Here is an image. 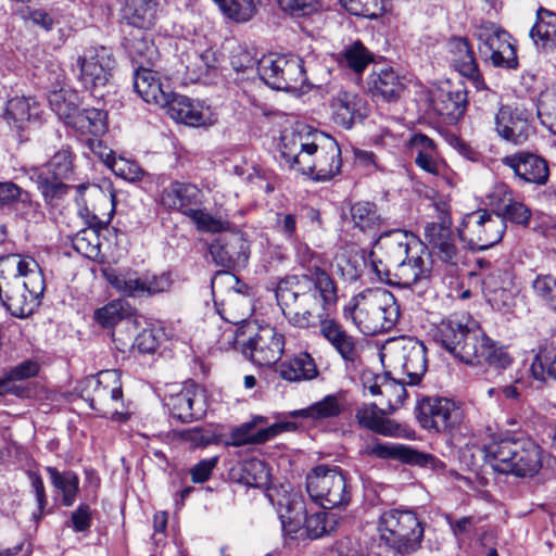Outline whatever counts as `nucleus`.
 I'll return each instance as SVG.
<instances>
[{
	"label": "nucleus",
	"instance_id": "f257e3e1",
	"mask_svg": "<svg viewBox=\"0 0 556 556\" xmlns=\"http://www.w3.org/2000/svg\"><path fill=\"white\" fill-rule=\"evenodd\" d=\"M276 296L286 318L299 328L318 325L338 299L333 280L316 265L313 274L292 275L282 279L278 283Z\"/></svg>",
	"mask_w": 556,
	"mask_h": 556
},
{
	"label": "nucleus",
	"instance_id": "f03ea898",
	"mask_svg": "<svg viewBox=\"0 0 556 556\" xmlns=\"http://www.w3.org/2000/svg\"><path fill=\"white\" fill-rule=\"evenodd\" d=\"M280 152L290 168L317 181L330 180L341 172L338 142L302 123L282 131Z\"/></svg>",
	"mask_w": 556,
	"mask_h": 556
},
{
	"label": "nucleus",
	"instance_id": "7ed1b4c3",
	"mask_svg": "<svg viewBox=\"0 0 556 556\" xmlns=\"http://www.w3.org/2000/svg\"><path fill=\"white\" fill-rule=\"evenodd\" d=\"M433 338L468 365L506 369L514 362L507 346L488 337L473 320L463 323L457 318L443 319L435 327Z\"/></svg>",
	"mask_w": 556,
	"mask_h": 556
},
{
	"label": "nucleus",
	"instance_id": "20e7f679",
	"mask_svg": "<svg viewBox=\"0 0 556 556\" xmlns=\"http://www.w3.org/2000/svg\"><path fill=\"white\" fill-rule=\"evenodd\" d=\"M46 285L41 268L30 256L0 257V296L11 315L30 316L40 305Z\"/></svg>",
	"mask_w": 556,
	"mask_h": 556
},
{
	"label": "nucleus",
	"instance_id": "39448f33",
	"mask_svg": "<svg viewBox=\"0 0 556 556\" xmlns=\"http://www.w3.org/2000/svg\"><path fill=\"white\" fill-rule=\"evenodd\" d=\"M345 318L366 336L390 331L397 324L400 305L386 288H368L355 294L344 306Z\"/></svg>",
	"mask_w": 556,
	"mask_h": 556
},
{
	"label": "nucleus",
	"instance_id": "423d86ee",
	"mask_svg": "<svg viewBox=\"0 0 556 556\" xmlns=\"http://www.w3.org/2000/svg\"><path fill=\"white\" fill-rule=\"evenodd\" d=\"M271 503L276 506L283 530L295 534L305 529L311 539H318L334 530L336 515L332 513L317 511L306 516L303 497L292 491L275 490L269 493Z\"/></svg>",
	"mask_w": 556,
	"mask_h": 556
},
{
	"label": "nucleus",
	"instance_id": "0eeeda50",
	"mask_svg": "<svg viewBox=\"0 0 556 556\" xmlns=\"http://www.w3.org/2000/svg\"><path fill=\"white\" fill-rule=\"evenodd\" d=\"M482 452L485 462L501 473L532 477L542 467L541 448L531 440L493 441Z\"/></svg>",
	"mask_w": 556,
	"mask_h": 556
},
{
	"label": "nucleus",
	"instance_id": "6e6552de",
	"mask_svg": "<svg viewBox=\"0 0 556 556\" xmlns=\"http://www.w3.org/2000/svg\"><path fill=\"white\" fill-rule=\"evenodd\" d=\"M380 541L400 554H410L421 544L424 527L410 510L389 509L378 520Z\"/></svg>",
	"mask_w": 556,
	"mask_h": 556
},
{
	"label": "nucleus",
	"instance_id": "1a4fd4ad",
	"mask_svg": "<svg viewBox=\"0 0 556 556\" xmlns=\"http://www.w3.org/2000/svg\"><path fill=\"white\" fill-rule=\"evenodd\" d=\"M305 59L294 54H268L257 61V73L270 88L298 92L307 85Z\"/></svg>",
	"mask_w": 556,
	"mask_h": 556
},
{
	"label": "nucleus",
	"instance_id": "9d476101",
	"mask_svg": "<svg viewBox=\"0 0 556 556\" xmlns=\"http://www.w3.org/2000/svg\"><path fill=\"white\" fill-rule=\"evenodd\" d=\"M381 359L394 375L405 377L409 386L419 383L427 370L426 348L410 337L389 341L382 350Z\"/></svg>",
	"mask_w": 556,
	"mask_h": 556
},
{
	"label": "nucleus",
	"instance_id": "9b49d317",
	"mask_svg": "<svg viewBox=\"0 0 556 556\" xmlns=\"http://www.w3.org/2000/svg\"><path fill=\"white\" fill-rule=\"evenodd\" d=\"M306 489L312 501L325 509L344 507L351 500L346 477L338 466H316L307 475Z\"/></svg>",
	"mask_w": 556,
	"mask_h": 556
},
{
	"label": "nucleus",
	"instance_id": "f8f14e48",
	"mask_svg": "<svg viewBox=\"0 0 556 556\" xmlns=\"http://www.w3.org/2000/svg\"><path fill=\"white\" fill-rule=\"evenodd\" d=\"M86 400L101 416L123 421L128 418L124 412L121 376L117 370H104L86 379Z\"/></svg>",
	"mask_w": 556,
	"mask_h": 556
},
{
	"label": "nucleus",
	"instance_id": "ddd939ff",
	"mask_svg": "<svg viewBox=\"0 0 556 556\" xmlns=\"http://www.w3.org/2000/svg\"><path fill=\"white\" fill-rule=\"evenodd\" d=\"M372 267L380 281L402 288H413L429 280L432 261L427 248L422 243H416L412 253L393 267L380 268L375 261Z\"/></svg>",
	"mask_w": 556,
	"mask_h": 556
},
{
	"label": "nucleus",
	"instance_id": "4468645a",
	"mask_svg": "<svg viewBox=\"0 0 556 556\" xmlns=\"http://www.w3.org/2000/svg\"><path fill=\"white\" fill-rule=\"evenodd\" d=\"M505 229L506 223L501 214L478 210L465 215L457 231L469 248L486 250L502 240Z\"/></svg>",
	"mask_w": 556,
	"mask_h": 556
},
{
	"label": "nucleus",
	"instance_id": "2eb2a0df",
	"mask_svg": "<svg viewBox=\"0 0 556 556\" xmlns=\"http://www.w3.org/2000/svg\"><path fill=\"white\" fill-rule=\"evenodd\" d=\"M115 59L105 47H90L75 58L72 68L81 85L94 92L105 87L115 68Z\"/></svg>",
	"mask_w": 556,
	"mask_h": 556
},
{
	"label": "nucleus",
	"instance_id": "dca6fc26",
	"mask_svg": "<svg viewBox=\"0 0 556 556\" xmlns=\"http://www.w3.org/2000/svg\"><path fill=\"white\" fill-rule=\"evenodd\" d=\"M481 56L495 67L516 68L518 58L510 35L493 23H483L477 29Z\"/></svg>",
	"mask_w": 556,
	"mask_h": 556
},
{
	"label": "nucleus",
	"instance_id": "f3484780",
	"mask_svg": "<svg viewBox=\"0 0 556 556\" xmlns=\"http://www.w3.org/2000/svg\"><path fill=\"white\" fill-rule=\"evenodd\" d=\"M533 114L522 104L501 105L494 115V130L506 142L522 144L533 134Z\"/></svg>",
	"mask_w": 556,
	"mask_h": 556
},
{
	"label": "nucleus",
	"instance_id": "a211bd4d",
	"mask_svg": "<svg viewBox=\"0 0 556 556\" xmlns=\"http://www.w3.org/2000/svg\"><path fill=\"white\" fill-rule=\"evenodd\" d=\"M434 208L438 223H429L425 227V238L435 253L443 262L455 264L458 258V251L453 241L451 230L452 218L450 214V203L446 199L435 200Z\"/></svg>",
	"mask_w": 556,
	"mask_h": 556
},
{
	"label": "nucleus",
	"instance_id": "6ab92c4d",
	"mask_svg": "<svg viewBox=\"0 0 556 556\" xmlns=\"http://www.w3.org/2000/svg\"><path fill=\"white\" fill-rule=\"evenodd\" d=\"M416 243L421 242L407 231L395 229L386 232L379 236L372 245V262L375 261L380 268H391L400 261L405 260Z\"/></svg>",
	"mask_w": 556,
	"mask_h": 556
},
{
	"label": "nucleus",
	"instance_id": "aec40b11",
	"mask_svg": "<svg viewBox=\"0 0 556 556\" xmlns=\"http://www.w3.org/2000/svg\"><path fill=\"white\" fill-rule=\"evenodd\" d=\"M283 351V336L270 326L260 327L257 333L242 344V353L257 366L276 364Z\"/></svg>",
	"mask_w": 556,
	"mask_h": 556
},
{
	"label": "nucleus",
	"instance_id": "412c9836",
	"mask_svg": "<svg viewBox=\"0 0 556 556\" xmlns=\"http://www.w3.org/2000/svg\"><path fill=\"white\" fill-rule=\"evenodd\" d=\"M463 417L460 408L445 397H428L419 406L418 419L422 428L444 432L457 426Z\"/></svg>",
	"mask_w": 556,
	"mask_h": 556
},
{
	"label": "nucleus",
	"instance_id": "4be33fe9",
	"mask_svg": "<svg viewBox=\"0 0 556 556\" xmlns=\"http://www.w3.org/2000/svg\"><path fill=\"white\" fill-rule=\"evenodd\" d=\"M166 109L173 119L188 126L205 127L216 122V116L210 106L186 96L174 93Z\"/></svg>",
	"mask_w": 556,
	"mask_h": 556
},
{
	"label": "nucleus",
	"instance_id": "5701e85b",
	"mask_svg": "<svg viewBox=\"0 0 556 556\" xmlns=\"http://www.w3.org/2000/svg\"><path fill=\"white\" fill-rule=\"evenodd\" d=\"M137 93L147 102L166 108L174 92L166 78L150 68L139 67L134 76Z\"/></svg>",
	"mask_w": 556,
	"mask_h": 556
},
{
	"label": "nucleus",
	"instance_id": "b1692460",
	"mask_svg": "<svg viewBox=\"0 0 556 556\" xmlns=\"http://www.w3.org/2000/svg\"><path fill=\"white\" fill-rule=\"evenodd\" d=\"M486 301L497 311L508 312L515 305L518 292L513 275L507 270H496L483 280Z\"/></svg>",
	"mask_w": 556,
	"mask_h": 556
},
{
	"label": "nucleus",
	"instance_id": "393cba45",
	"mask_svg": "<svg viewBox=\"0 0 556 556\" xmlns=\"http://www.w3.org/2000/svg\"><path fill=\"white\" fill-rule=\"evenodd\" d=\"M167 406L173 416L184 422L201 418L205 413L203 391L198 386L188 383L169 396Z\"/></svg>",
	"mask_w": 556,
	"mask_h": 556
},
{
	"label": "nucleus",
	"instance_id": "a878e982",
	"mask_svg": "<svg viewBox=\"0 0 556 556\" xmlns=\"http://www.w3.org/2000/svg\"><path fill=\"white\" fill-rule=\"evenodd\" d=\"M203 193L195 185L182 181H173L164 188L161 203L168 210L177 211L185 216L202 204Z\"/></svg>",
	"mask_w": 556,
	"mask_h": 556
},
{
	"label": "nucleus",
	"instance_id": "bb28decb",
	"mask_svg": "<svg viewBox=\"0 0 556 556\" xmlns=\"http://www.w3.org/2000/svg\"><path fill=\"white\" fill-rule=\"evenodd\" d=\"M502 163L511 168L515 175L525 182L545 185L548 179L547 164L538 155L519 152L503 157Z\"/></svg>",
	"mask_w": 556,
	"mask_h": 556
},
{
	"label": "nucleus",
	"instance_id": "cd10ccee",
	"mask_svg": "<svg viewBox=\"0 0 556 556\" xmlns=\"http://www.w3.org/2000/svg\"><path fill=\"white\" fill-rule=\"evenodd\" d=\"M331 116L333 122L350 129L365 117L366 108L364 101L355 93L339 91L331 100Z\"/></svg>",
	"mask_w": 556,
	"mask_h": 556
},
{
	"label": "nucleus",
	"instance_id": "c85d7f7f",
	"mask_svg": "<svg viewBox=\"0 0 556 556\" xmlns=\"http://www.w3.org/2000/svg\"><path fill=\"white\" fill-rule=\"evenodd\" d=\"M368 453L379 458H396L407 464L432 469L443 468V463L432 455L420 453L403 444L376 443L368 447Z\"/></svg>",
	"mask_w": 556,
	"mask_h": 556
},
{
	"label": "nucleus",
	"instance_id": "c756f323",
	"mask_svg": "<svg viewBox=\"0 0 556 556\" xmlns=\"http://www.w3.org/2000/svg\"><path fill=\"white\" fill-rule=\"evenodd\" d=\"M265 422V418L257 416L251 422H247L232 431L231 438L235 445L258 444L269 441L283 431L295 429L293 422H277L267 428L255 430L256 424Z\"/></svg>",
	"mask_w": 556,
	"mask_h": 556
},
{
	"label": "nucleus",
	"instance_id": "7c9ffc66",
	"mask_svg": "<svg viewBox=\"0 0 556 556\" xmlns=\"http://www.w3.org/2000/svg\"><path fill=\"white\" fill-rule=\"evenodd\" d=\"M408 150L420 169L433 176H440L444 172L445 165L439 157L437 146L426 135H413L408 141Z\"/></svg>",
	"mask_w": 556,
	"mask_h": 556
},
{
	"label": "nucleus",
	"instance_id": "2f4dec72",
	"mask_svg": "<svg viewBox=\"0 0 556 556\" xmlns=\"http://www.w3.org/2000/svg\"><path fill=\"white\" fill-rule=\"evenodd\" d=\"M40 105L31 97H13L4 108L2 119L14 130H23L28 123L39 117Z\"/></svg>",
	"mask_w": 556,
	"mask_h": 556
},
{
	"label": "nucleus",
	"instance_id": "473e14b6",
	"mask_svg": "<svg viewBox=\"0 0 556 556\" xmlns=\"http://www.w3.org/2000/svg\"><path fill=\"white\" fill-rule=\"evenodd\" d=\"M406 378L396 376V378H389L387 376L377 378L372 384L365 386L371 395H381L380 405L386 404V413H392L400 408L405 399Z\"/></svg>",
	"mask_w": 556,
	"mask_h": 556
},
{
	"label": "nucleus",
	"instance_id": "72a5a7b5",
	"mask_svg": "<svg viewBox=\"0 0 556 556\" xmlns=\"http://www.w3.org/2000/svg\"><path fill=\"white\" fill-rule=\"evenodd\" d=\"M320 334L345 361L353 362L357 357L356 340L349 334L337 320L324 317L318 321Z\"/></svg>",
	"mask_w": 556,
	"mask_h": 556
},
{
	"label": "nucleus",
	"instance_id": "f704fd0d",
	"mask_svg": "<svg viewBox=\"0 0 556 556\" xmlns=\"http://www.w3.org/2000/svg\"><path fill=\"white\" fill-rule=\"evenodd\" d=\"M344 407L345 401L342 394H328L320 401L305 408L291 410L287 415L292 418L309 419L317 422L340 416Z\"/></svg>",
	"mask_w": 556,
	"mask_h": 556
},
{
	"label": "nucleus",
	"instance_id": "c9c22d12",
	"mask_svg": "<svg viewBox=\"0 0 556 556\" xmlns=\"http://www.w3.org/2000/svg\"><path fill=\"white\" fill-rule=\"evenodd\" d=\"M448 59L454 68L464 77L479 80L480 74L472 49L465 38H453L447 43Z\"/></svg>",
	"mask_w": 556,
	"mask_h": 556
},
{
	"label": "nucleus",
	"instance_id": "e433bc0d",
	"mask_svg": "<svg viewBox=\"0 0 556 556\" xmlns=\"http://www.w3.org/2000/svg\"><path fill=\"white\" fill-rule=\"evenodd\" d=\"M121 13L128 24L149 28L154 24L160 0H119Z\"/></svg>",
	"mask_w": 556,
	"mask_h": 556
},
{
	"label": "nucleus",
	"instance_id": "4c0bfd02",
	"mask_svg": "<svg viewBox=\"0 0 556 556\" xmlns=\"http://www.w3.org/2000/svg\"><path fill=\"white\" fill-rule=\"evenodd\" d=\"M431 101L433 110L450 123H456L466 110V96L462 91L439 88Z\"/></svg>",
	"mask_w": 556,
	"mask_h": 556
},
{
	"label": "nucleus",
	"instance_id": "58836bf2",
	"mask_svg": "<svg viewBox=\"0 0 556 556\" xmlns=\"http://www.w3.org/2000/svg\"><path fill=\"white\" fill-rule=\"evenodd\" d=\"M276 371L281 379L289 382L312 380L318 375L316 364L307 353H301L280 363Z\"/></svg>",
	"mask_w": 556,
	"mask_h": 556
},
{
	"label": "nucleus",
	"instance_id": "ea45409f",
	"mask_svg": "<svg viewBox=\"0 0 556 556\" xmlns=\"http://www.w3.org/2000/svg\"><path fill=\"white\" fill-rule=\"evenodd\" d=\"M369 90L375 96L391 101L397 99L404 90V84L397 74L390 67L374 71L368 79Z\"/></svg>",
	"mask_w": 556,
	"mask_h": 556
},
{
	"label": "nucleus",
	"instance_id": "a19ab883",
	"mask_svg": "<svg viewBox=\"0 0 556 556\" xmlns=\"http://www.w3.org/2000/svg\"><path fill=\"white\" fill-rule=\"evenodd\" d=\"M217 309L226 321L238 325L245 321L252 314V301L247 294L229 290Z\"/></svg>",
	"mask_w": 556,
	"mask_h": 556
},
{
	"label": "nucleus",
	"instance_id": "79ce46f5",
	"mask_svg": "<svg viewBox=\"0 0 556 556\" xmlns=\"http://www.w3.org/2000/svg\"><path fill=\"white\" fill-rule=\"evenodd\" d=\"M67 125L81 135L97 137L104 134L108 129L106 113L93 108L83 111L78 109Z\"/></svg>",
	"mask_w": 556,
	"mask_h": 556
},
{
	"label": "nucleus",
	"instance_id": "37998d69",
	"mask_svg": "<svg viewBox=\"0 0 556 556\" xmlns=\"http://www.w3.org/2000/svg\"><path fill=\"white\" fill-rule=\"evenodd\" d=\"M530 36L536 46L544 49L556 47V13L546 9H539L536 21L530 30Z\"/></svg>",
	"mask_w": 556,
	"mask_h": 556
},
{
	"label": "nucleus",
	"instance_id": "c03bdc74",
	"mask_svg": "<svg viewBox=\"0 0 556 556\" xmlns=\"http://www.w3.org/2000/svg\"><path fill=\"white\" fill-rule=\"evenodd\" d=\"M383 414H387L384 408H378L375 404H365L357 408L356 419L359 426L366 429L383 435H392L394 428Z\"/></svg>",
	"mask_w": 556,
	"mask_h": 556
},
{
	"label": "nucleus",
	"instance_id": "a18cd8bd",
	"mask_svg": "<svg viewBox=\"0 0 556 556\" xmlns=\"http://www.w3.org/2000/svg\"><path fill=\"white\" fill-rule=\"evenodd\" d=\"M52 111L67 125L78 110L79 96L70 88L53 90L48 97Z\"/></svg>",
	"mask_w": 556,
	"mask_h": 556
},
{
	"label": "nucleus",
	"instance_id": "49530a36",
	"mask_svg": "<svg viewBox=\"0 0 556 556\" xmlns=\"http://www.w3.org/2000/svg\"><path fill=\"white\" fill-rule=\"evenodd\" d=\"M51 484L62 494V503L72 506L78 492L79 479L73 471L60 472L54 467H47Z\"/></svg>",
	"mask_w": 556,
	"mask_h": 556
},
{
	"label": "nucleus",
	"instance_id": "de8ad7c7",
	"mask_svg": "<svg viewBox=\"0 0 556 556\" xmlns=\"http://www.w3.org/2000/svg\"><path fill=\"white\" fill-rule=\"evenodd\" d=\"M351 217L354 225L364 232H375L382 224L377 207L370 202H357L351 207Z\"/></svg>",
	"mask_w": 556,
	"mask_h": 556
},
{
	"label": "nucleus",
	"instance_id": "09e8293b",
	"mask_svg": "<svg viewBox=\"0 0 556 556\" xmlns=\"http://www.w3.org/2000/svg\"><path fill=\"white\" fill-rule=\"evenodd\" d=\"M127 49L132 60L143 65L153 64L159 59V52L154 43L144 34L139 33L134 36L127 43Z\"/></svg>",
	"mask_w": 556,
	"mask_h": 556
},
{
	"label": "nucleus",
	"instance_id": "8fccbe9b",
	"mask_svg": "<svg viewBox=\"0 0 556 556\" xmlns=\"http://www.w3.org/2000/svg\"><path fill=\"white\" fill-rule=\"evenodd\" d=\"M187 217L201 232L217 233L231 229L230 222L222 218L220 216L211 214L205 208L195 207L193 211H189V215Z\"/></svg>",
	"mask_w": 556,
	"mask_h": 556
},
{
	"label": "nucleus",
	"instance_id": "3c124183",
	"mask_svg": "<svg viewBox=\"0 0 556 556\" xmlns=\"http://www.w3.org/2000/svg\"><path fill=\"white\" fill-rule=\"evenodd\" d=\"M371 61L372 54L359 41L346 46L340 58V63L356 74L362 73Z\"/></svg>",
	"mask_w": 556,
	"mask_h": 556
},
{
	"label": "nucleus",
	"instance_id": "603ef678",
	"mask_svg": "<svg viewBox=\"0 0 556 556\" xmlns=\"http://www.w3.org/2000/svg\"><path fill=\"white\" fill-rule=\"evenodd\" d=\"M269 478V470L263 460L252 458L242 463L241 480L244 484L263 488L268 484Z\"/></svg>",
	"mask_w": 556,
	"mask_h": 556
},
{
	"label": "nucleus",
	"instance_id": "864d4df0",
	"mask_svg": "<svg viewBox=\"0 0 556 556\" xmlns=\"http://www.w3.org/2000/svg\"><path fill=\"white\" fill-rule=\"evenodd\" d=\"M106 281L119 293L127 296H144L143 279L116 274L114 270L103 273Z\"/></svg>",
	"mask_w": 556,
	"mask_h": 556
},
{
	"label": "nucleus",
	"instance_id": "5fc2aeb1",
	"mask_svg": "<svg viewBox=\"0 0 556 556\" xmlns=\"http://www.w3.org/2000/svg\"><path fill=\"white\" fill-rule=\"evenodd\" d=\"M220 11L237 22L249 21L256 11L258 0H213Z\"/></svg>",
	"mask_w": 556,
	"mask_h": 556
},
{
	"label": "nucleus",
	"instance_id": "6e6d98bb",
	"mask_svg": "<svg viewBox=\"0 0 556 556\" xmlns=\"http://www.w3.org/2000/svg\"><path fill=\"white\" fill-rule=\"evenodd\" d=\"M39 371V364L35 361H25L11 370L4 374L0 378V395H4L13 392V381H21L31 377H35Z\"/></svg>",
	"mask_w": 556,
	"mask_h": 556
},
{
	"label": "nucleus",
	"instance_id": "4d7b16f0",
	"mask_svg": "<svg viewBox=\"0 0 556 556\" xmlns=\"http://www.w3.org/2000/svg\"><path fill=\"white\" fill-rule=\"evenodd\" d=\"M38 172H45L54 178L67 179L73 173L72 152L68 149H61Z\"/></svg>",
	"mask_w": 556,
	"mask_h": 556
},
{
	"label": "nucleus",
	"instance_id": "13d9d810",
	"mask_svg": "<svg viewBox=\"0 0 556 556\" xmlns=\"http://www.w3.org/2000/svg\"><path fill=\"white\" fill-rule=\"evenodd\" d=\"M342 5L354 15L377 18L383 14L387 0H340Z\"/></svg>",
	"mask_w": 556,
	"mask_h": 556
},
{
	"label": "nucleus",
	"instance_id": "bf43d9fd",
	"mask_svg": "<svg viewBox=\"0 0 556 556\" xmlns=\"http://www.w3.org/2000/svg\"><path fill=\"white\" fill-rule=\"evenodd\" d=\"M532 288L535 296L556 314V277L540 275L533 280Z\"/></svg>",
	"mask_w": 556,
	"mask_h": 556
},
{
	"label": "nucleus",
	"instance_id": "052dcab7",
	"mask_svg": "<svg viewBox=\"0 0 556 556\" xmlns=\"http://www.w3.org/2000/svg\"><path fill=\"white\" fill-rule=\"evenodd\" d=\"M128 305L121 300L112 301L94 313L96 320L103 327H111L128 315Z\"/></svg>",
	"mask_w": 556,
	"mask_h": 556
},
{
	"label": "nucleus",
	"instance_id": "680f3d73",
	"mask_svg": "<svg viewBox=\"0 0 556 556\" xmlns=\"http://www.w3.org/2000/svg\"><path fill=\"white\" fill-rule=\"evenodd\" d=\"M538 115L542 118V123L556 135V89L545 90L541 93Z\"/></svg>",
	"mask_w": 556,
	"mask_h": 556
},
{
	"label": "nucleus",
	"instance_id": "e2e57ef3",
	"mask_svg": "<svg viewBox=\"0 0 556 556\" xmlns=\"http://www.w3.org/2000/svg\"><path fill=\"white\" fill-rule=\"evenodd\" d=\"M62 180V178H54L46 175L45 172H38L36 177V181L42 195L50 203L62 198L66 193L67 186L63 184Z\"/></svg>",
	"mask_w": 556,
	"mask_h": 556
},
{
	"label": "nucleus",
	"instance_id": "0e129e2a",
	"mask_svg": "<svg viewBox=\"0 0 556 556\" xmlns=\"http://www.w3.org/2000/svg\"><path fill=\"white\" fill-rule=\"evenodd\" d=\"M74 249L87 258H96L99 255V238L93 229H84L73 239Z\"/></svg>",
	"mask_w": 556,
	"mask_h": 556
},
{
	"label": "nucleus",
	"instance_id": "69168bd1",
	"mask_svg": "<svg viewBox=\"0 0 556 556\" xmlns=\"http://www.w3.org/2000/svg\"><path fill=\"white\" fill-rule=\"evenodd\" d=\"M108 167L116 176L128 181H138L143 177V170L135 161L122 156L112 157V162H110Z\"/></svg>",
	"mask_w": 556,
	"mask_h": 556
},
{
	"label": "nucleus",
	"instance_id": "338daca9",
	"mask_svg": "<svg viewBox=\"0 0 556 556\" xmlns=\"http://www.w3.org/2000/svg\"><path fill=\"white\" fill-rule=\"evenodd\" d=\"M216 60L211 50L204 51L193 64L194 73L191 79L194 81H202L204 84L211 83L216 74Z\"/></svg>",
	"mask_w": 556,
	"mask_h": 556
},
{
	"label": "nucleus",
	"instance_id": "774afa93",
	"mask_svg": "<svg viewBox=\"0 0 556 556\" xmlns=\"http://www.w3.org/2000/svg\"><path fill=\"white\" fill-rule=\"evenodd\" d=\"M279 8L290 14L306 15L317 10L318 0H276Z\"/></svg>",
	"mask_w": 556,
	"mask_h": 556
}]
</instances>
